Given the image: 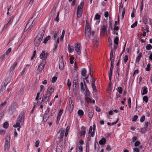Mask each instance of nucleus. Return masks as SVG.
Wrapping results in <instances>:
<instances>
[{
	"label": "nucleus",
	"mask_w": 152,
	"mask_h": 152,
	"mask_svg": "<svg viewBox=\"0 0 152 152\" xmlns=\"http://www.w3.org/2000/svg\"><path fill=\"white\" fill-rule=\"evenodd\" d=\"M7 56H6V55L4 53L3 55H1L0 57V59L3 60L5 58H6Z\"/></svg>",
	"instance_id": "obj_53"
},
{
	"label": "nucleus",
	"mask_w": 152,
	"mask_h": 152,
	"mask_svg": "<svg viewBox=\"0 0 152 152\" xmlns=\"http://www.w3.org/2000/svg\"><path fill=\"white\" fill-rule=\"evenodd\" d=\"M16 103H14L12 104L11 107V110H14L15 109V106H16Z\"/></svg>",
	"instance_id": "obj_52"
},
{
	"label": "nucleus",
	"mask_w": 152,
	"mask_h": 152,
	"mask_svg": "<svg viewBox=\"0 0 152 152\" xmlns=\"http://www.w3.org/2000/svg\"><path fill=\"white\" fill-rule=\"evenodd\" d=\"M75 50L77 52V53L79 55H80L81 53V50L82 49L81 44L79 42L76 43L75 45Z\"/></svg>",
	"instance_id": "obj_6"
},
{
	"label": "nucleus",
	"mask_w": 152,
	"mask_h": 152,
	"mask_svg": "<svg viewBox=\"0 0 152 152\" xmlns=\"http://www.w3.org/2000/svg\"><path fill=\"white\" fill-rule=\"evenodd\" d=\"M42 40L41 39H39L36 37L34 42V45L35 46H38L40 44Z\"/></svg>",
	"instance_id": "obj_16"
},
{
	"label": "nucleus",
	"mask_w": 152,
	"mask_h": 152,
	"mask_svg": "<svg viewBox=\"0 0 152 152\" xmlns=\"http://www.w3.org/2000/svg\"><path fill=\"white\" fill-rule=\"evenodd\" d=\"M69 105H72V104H74V102H73L72 99H69Z\"/></svg>",
	"instance_id": "obj_61"
},
{
	"label": "nucleus",
	"mask_w": 152,
	"mask_h": 152,
	"mask_svg": "<svg viewBox=\"0 0 152 152\" xmlns=\"http://www.w3.org/2000/svg\"><path fill=\"white\" fill-rule=\"evenodd\" d=\"M64 133V131L62 130L60 134V137H59V139L60 140V141H63V137Z\"/></svg>",
	"instance_id": "obj_30"
},
{
	"label": "nucleus",
	"mask_w": 152,
	"mask_h": 152,
	"mask_svg": "<svg viewBox=\"0 0 152 152\" xmlns=\"http://www.w3.org/2000/svg\"><path fill=\"white\" fill-rule=\"evenodd\" d=\"M145 48L148 50H150L152 49V45L150 44H147L146 45Z\"/></svg>",
	"instance_id": "obj_39"
},
{
	"label": "nucleus",
	"mask_w": 152,
	"mask_h": 152,
	"mask_svg": "<svg viewBox=\"0 0 152 152\" xmlns=\"http://www.w3.org/2000/svg\"><path fill=\"white\" fill-rule=\"evenodd\" d=\"M142 53L140 52L139 53L138 56H137L136 59V62H138L139 61L140 58L142 57Z\"/></svg>",
	"instance_id": "obj_28"
},
{
	"label": "nucleus",
	"mask_w": 152,
	"mask_h": 152,
	"mask_svg": "<svg viewBox=\"0 0 152 152\" xmlns=\"http://www.w3.org/2000/svg\"><path fill=\"white\" fill-rule=\"evenodd\" d=\"M86 129L83 126L81 127V130L79 131V134L81 136H85L86 134Z\"/></svg>",
	"instance_id": "obj_11"
},
{
	"label": "nucleus",
	"mask_w": 152,
	"mask_h": 152,
	"mask_svg": "<svg viewBox=\"0 0 152 152\" xmlns=\"http://www.w3.org/2000/svg\"><path fill=\"white\" fill-rule=\"evenodd\" d=\"M88 29H91V28L90 27V25L89 24V23H87V21H86V23L85 30Z\"/></svg>",
	"instance_id": "obj_50"
},
{
	"label": "nucleus",
	"mask_w": 152,
	"mask_h": 152,
	"mask_svg": "<svg viewBox=\"0 0 152 152\" xmlns=\"http://www.w3.org/2000/svg\"><path fill=\"white\" fill-rule=\"evenodd\" d=\"M108 42L109 43V46H110L111 47H112V42L111 40V39L110 37H109L108 38Z\"/></svg>",
	"instance_id": "obj_60"
},
{
	"label": "nucleus",
	"mask_w": 152,
	"mask_h": 152,
	"mask_svg": "<svg viewBox=\"0 0 152 152\" xmlns=\"http://www.w3.org/2000/svg\"><path fill=\"white\" fill-rule=\"evenodd\" d=\"M11 79H10L8 80V79H6L3 82V86L4 87H6L7 85L10 82Z\"/></svg>",
	"instance_id": "obj_24"
},
{
	"label": "nucleus",
	"mask_w": 152,
	"mask_h": 152,
	"mask_svg": "<svg viewBox=\"0 0 152 152\" xmlns=\"http://www.w3.org/2000/svg\"><path fill=\"white\" fill-rule=\"evenodd\" d=\"M44 33L45 31L44 30H41L38 32L36 37L42 39L43 37Z\"/></svg>",
	"instance_id": "obj_10"
},
{
	"label": "nucleus",
	"mask_w": 152,
	"mask_h": 152,
	"mask_svg": "<svg viewBox=\"0 0 152 152\" xmlns=\"http://www.w3.org/2000/svg\"><path fill=\"white\" fill-rule=\"evenodd\" d=\"M59 12H58L56 16V17L54 18V20L55 21H56L57 22H58L59 20Z\"/></svg>",
	"instance_id": "obj_36"
},
{
	"label": "nucleus",
	"mask_w": 152,
	"mask_h": 152,
	"mask_svg": "<svg viewBox=\"0 0 152 152\" xmlns=\"http://www.w3.org/2000/svg\"><path fill=\"white\" fill-rule=\"evenodd\" d=\"M84 4L83 2H81L77 7V17L79 18H80L82 16Z\"/></svg>",
	"instance_id": "obj_2"
},
{
	"label": "nucleus",
	"mask_w": 152,
	"mask_h": 152,
	"mask_svg": "<svg viewBox=\"0 0 152 152\" xmlns=\"http://www.w3.org/2000/svg\"><path fill=\"white\" fill-rule=\"evenodd\" d=\"M54 87H52L51 86H50L49 87L47 90V91L46 92L50 94H52V93L54 92Z\"/></svg>",
	"instance_id": "obj_18"
},
{
	"label": "nucleus",
	"mask_w": 152,
	"mask_h": 152,
	"mask_svg": "<svg viewBox=\"0 0 152 152\" xmlns=\"http://www.w3.org/2000/svg\"><path fill=\"white\" fill-rule=\"evenodd\" d=\"M86 72L87 71L84 68L83 69L81 72L82 76L83 77H85L86 75Z\"/></svg>",
	"instance_id": "obj_31"
},
{
	"label": "nucleus",
	"mask_w": 152,
	"mask_h": 152,
	"mask_svg": "<svg viewBox=\"0 0 152 152\" xmlns=\"http://www.w3.org/2000/svg\"><path fill=\"white\" fill-rule=\"evenodd\" d=\"M10 137H6L4 142V150L8 151L10 148Z\"/></svg>",
	"instance_id": "obj_4"
},
{
	"label": "nucleus",
	"mask_w": 152,
	"mask_h": 152,
	"mask_svg": "<svg viewBox=\"0 0 152 152\" xmlns=\"http://www.w3.org/2000/svg\"><path fill=\"white\" fill-rule=\"evenodd\" d=\"M57 77H56V76H54L52 78L51 82L52 83H54L55 82L57 79Z\"/></svg>",
	"instance_id": "obj_58"
},
{
	"label": "nucleus",
	"mask_w": 152,
	"mask_h": 152,
	"mask_svg": "<svg viewBox=\"0 0 152 152\" xmlns=\"http://www.w3.org/2000/svg\"><path fill=\"white\" fill-rule=\"evenodd\" d=\"M88 117L90 119H91L93 116L94 113L90 109H88Z\"/></svg>",
	"instance_id": "obj_20"
},
{
	"label": "nucleus",
	"mask_w": 152,
	"mask_h": 152,
	"mask_svg": "<svg viewBox=\"0 0 152 152\" xmlns=\"http://www.w3.org/2000/svg\"><path fill=\"white\" fill-rule=\"evenodd\" d=\"M67 49L69 53H72L74 51V47L72 46H71L70 44L68 45Z\"/></svg>",
	"instance_id": "obj_25"
},
{
	"label": "nucleus",
	"mask_w": 152,
	"mask_h": 152,
	"mask_svg": "<svg viewBox=\"0 0 152 152\" xmlns=\"http://www.w3.org/2000/svg\"><path fill=\"white\" fill-rule=\"evenodd\" d=\"M63 110H60L58 114L57 118V120L56 121V123L57 124H58L61 118V116L62 114L63 113Z\"/></svg>",
	"instance_id": "obj_13"
},
{
	"label": "nucleus",
	"mask_w": 152,
	"mask_h": 152,
	"mask_svg": "<svg viewBox=\"0 0 152 152\" xmlns=\"http://www.w3.org/2000/svg\"><path fill=\"white\" fill-rule=\"evenodd\" d=\"M65 33V31L64 30H63L62 31V33L61 36L60 37V39L61 40H63V39L64 34Z\"/></svg>",
	"instance_id": "obj_43"
},
{
	"label": "nucleus",
	"mask_w": 152,
	"mask_h": 152,
	"mask_svg": "<svg viewBox=\"0 0 152 152\" xmlns=\"http://www.w3.org/2000/svg\"><path fill=\"white\" fill-rule=\"evenodd\" d=\"M107 25H103L101 29V31L102 34H104L105 32H107Z\"/></svg>",
	"instance_id": "obj_27"
},
{
	"label": "nucleus",
	"mask_w": 152,
	"mask_h": 152,
	"mask_svg": "<svg viewBox=\"0 0 152 152\" xmlns=\"http://www.w3.org/2000/svg\"><path fill=\"white\" fill-rule=\"evenodd\" d=\"M51 94L46 92L44 95H43L42 97V100L45 102L49 101L50 99V96Z\"/></svg>",
	"instance_id": "obj_9"
},
{
	"label": "nucleus",
	"mask_w": 152,
	"mask_h": 152,
	"mask_svg": "<svg viewBox=\"0 0 152 152\" xmlns=\"http://www.w3.org/2000/svg\"><path fill=\"white\" fill-rule=\"evenodd\" d=\"M145 116L143 115L140 118V121L142 123L145 121Z\"/></svg>",
	"instance_id": "obj_56"
},
{
	"label": "nucleus",
	"mask_w": 152,
	"mask_h": 152,
	"mask_svg": "<svg viewBox=\"0 0 152 152\" xmlns=\"http://www.w3.org/2000/svg\"><path fill=\"white\" fill-rule=\"evenodd\" d=\"M25 114L23 111H22L20 113L16 124L13 125L14 127H18L20 126V124L22 125L23 124L25 119Z\"/></svg>",
	"instance_id": "obj_1"
},
{
	"label": "nucleus",
	"mask_w": 152,
	"mask_h": 152,
	"mask_svg": "<svg viewBox=\"0 0 152 152\" xmlns=\"http://www.w3.org/2000/svg\"><path fill=\"white\" fill-rule=\"evenodd\" d=\"M127 102L129 107V108H131V100L130 98L128 99Z\"/></svg>",
	"instance_id": "obj_44"
},
{
	"label": "nucleus",
	"mask_w": 152,
	"mask_h": 152,
	"mask_svg": "<svg viewBox=\"0 0 152 152\" xmlns=\"http://www.w3.org/2000/svg\"><path fill=\"white\" fill-rule=\"evenodd\" d=\"M18 61H15L14 63L12 65L11 67L14 69H15V67L18 64Z\"/></svg>",
	"instance_id": "obj_42"
},
{
	"label": "nucleus",
	"mask_w": 152,
	"mask_h": 152,
	"mask_svg": "<svg viewBox=\"0 0 152 152\" xmlns=\"http://www.w3.org/2000/svg\"><path fill=\"white\" fill-rule=\"evenodd\" d=\"M128 59V57L127 55H126L124 58V62L125 63H126L127 62Z\"/></svg>",
	"instance_id": "obj_62"
},
{
	"label": "nucleus",
	"mask_w": 152,
	"mask_h": 152,
	"mask_svg": "<svg viewBox=\"0 0 152 152\" xmlns=\"http://www.w3.org/2000/svg\"><path fill=\"white\" fill-rule=\"evenodd\" d=\"M84 86L85 88V91L84 93V94L86 96H90V93L89 92V90H88L87 85H86V83L84 81Z\"/></svg>",
	"instance_id": "obj_15"
},
{
	"label": "nucleus",
	"mask_w": 152,
	"mask_h": 152,
	"mask_svg": "<svg viewBox=\"0 0 152 152\" xmlns=\"http://www.w3.org/2000/svg\"><path fill=\"white\" fill-rule=\"evenodd\" d=\"M58 34V32H54V34L53 36V37L54 39H55L56 38L57 35Z\"/></svg>",
	"instance_id": "obj_64"
},
{
	"label": "nucleus",
	"mask_w": 152,
	"mask_h": 152,
	"mask_svg": "<svg viewBox=\"0 0 152 152\" xmlns=\"http://www.w3.org/2000/svg\"><path fill=\"white\" fill-rule=\"evenodd\" d=\"M85 100L88 104L91 103L94 104L95 103V101L94 99L92 100L91 98L88 97V96H86L85 97Z\"/></svg>",
	"instance_id": "obj_17"
},
{
	"label": "nucleus",
	"mask_w": 152,
	"mask_h": 152,
	"mask_svg": "<svg viewBox=\"0 0 152 152\" xmlns=\"http://www.w3.org/2000/svg\"><path fill=\"white\" fill-rule=\"evenodd\" d=\"M14 18V16H12L10 17L9 19L7 20L8 21V23L10 25L12 21H13V20Z\"/></svg>",
	"instance_id": "obj_32"
},
{
	"label": "nucleus",
	"mask_w": 152,
	"mask_h": 152,
	"mask_svg": "<svg viewBox=\"0 0 152 152\" xmlns=\"http://www.w3.org/2000/svg\"><path fill=\"white\" fill-rule=\"evenodd\" d=\"M33 22L32 21L31 22H30L29 21L28 22L27 24L26 27L24 29V31H26L30 27V26L33 23Z\"/></svg>",
	"instance_id": "obj_22"
},
{
	"label": "nucleus",
	"mask_w": 152,
	"mask_h": 152,
	"mask_svg": "<svg viewBox=\"0 0 152 152\" xmlns=\"http://www.w3.org/2000/svg\"><path fill=\"white\" fill-rule=\"evenodd\" d=\"M9 124L7 122H5L3 124V127L5 129H7L9 127Z\"/></svg>",
	"instance_id": "obj_41"
},
{
	"label": "nucleus",
	"mask_w": 152,
	"mask_h": 152,
	"mask_svg": "<svg viewBox=\"0 0 152 152\" xmlns=\"http://www.w3.org/2000/svg\"><path fill=\"white\" fill-rule=\"evenodd\" d=\"M106 139L104 137L102 138L99 141V143L100 145H104L106 143Z\"/></svg>",
	"instance_id": "obj_21"
},
{
	"label": "nucleus",
	"mask_w": 152,
	"mask_h": 152,
	"mask_svg": "<svg viewBox=\"0 0 152 152\" xmlns=\"http://www.w3.org/2000/svg\"><path fill=\"white\" fill-rule=\"evenodd\" d=\"M143 100L146 103H147L148 101V96H144L143 97Z\"/></svg>",
	"instance_id": "obj_48"
},
{
	"label": "nucleus",
	"mask_w": 152,
	"mask_h": 152,
	"mask_svg": "<svg viewBox=\"0 0 152 152\" xmlns=\"http://www.w3.org/2000/svg\"><path fill=\"white\" fill-rule=\"evenodd\" d=\"M122 90L123 88L122 87H118L117 91L120 94L122 93Z\"/></svg>",
	"instance_id": "obj_49"
},
{
	"label": "nucleus",
	"mask_w": 152,
	"mask_h": 152,
	"mask_svg": "<svg viewBox=\"0 0 152 152\" xmlns=\"http://www.w3.org/2000/svg\"><path fill=\"white\" fill-rule=\"evenodd\" d=\"M140 144V142L139 141H137L135 142L134 143V146L137 147L139 146Z\"/></svg>",
	"instance_id": "obj_63"
},
{
	"label": "nucleus",
	"mask_w": 152,
	"mask_h": 152,
	"mask_svg": "<svg viewBox=\"0 0 152 152\" xmlns=\"http://www.w3.org/2000/svg\"><path fill=\"white\" fill-rule=\"evenodd\" d=\"M74 104H72V105H69V111L72 112L74 108Z\"/></svg>",
	"instance_id": "obj_38"
},
{
	"label": "nucleus",
	"mask_w": 152,
	"mask_h": 152,
	"mask_svg": "<svg viewBox=\"0 0 152 152\" xmlns=\"http://www.w3.org/2000/svg\"><path fill=\"white\" fill-rule=\"evenodd\" d=\"M85 34L86 38L89 39H90L91 33V29H88L85 30Z\"/></svg>",
	"instance_id": "obj_14"
},
{
	"label": "nucleus",
	"mask_w": 152,
	"mask_h": 152,
	"mask_svg": "<svg viewBox=\"0 0 152 152\" xmlns=\"http://www.w3.org/2000/svg\"><path fill=\"white\" fill-rule=\"evenodd\" d=\"M84 114V112L82 110H78L77 111V114L79 116H83V115Z\"/></svg>",
	"instance_id": "obj_34"
},
{
	"label": "nucleus",
	"mask_w": 152,
	"mask_h": 152,
	"mask_svg": "<svg viewBox=\"0 0 152 152\" xmlns=\"http://www.w3.org/2000/svg\"><path fill=\"white\" fill-rule=\"evenodd\" d=\"M138 116L137 115H134L132 118V121H135L138 118Z\"/></svg>",
	"instance_id": "obj_54"
},
{
	"label": "nucleus",
	"mask_w": 152,
	"mask_h": 152,
	"mask_svg": "<svg viewBox=\"0 0 152 152\" xmlns=\"http://www.w3.org/2000/svg\"><path fill=\"white\" fill-rule=\"evenodd\" d=\"M95 79H94L92 80L91 83V86L92 88L93 91L95 92H97V90L96 88V86L95 85Z\"/></svg>",
	"instance_id": "obj_12"
},
{
	"label": "nucleus",
	"mask_w": 152,
	"mask_h": 152,
	"mask_svg": "<svg viewBox=\"0 0 152 152\" xmlns=\"http://www.w3.org/2000/svg\"><path fill=\"white\" fill-rule=\"evenodd\" d=\"M50 108H48L45 112L43 116V120L44 122H46L49 117V111Z\"/></svg>",
	"instance_id": "obj_5"
},
{
	"label": "nucleus",
	"mask_w": 152,
	"mask_h": 152,
	"mask_svg": "<svg viewBox=\"0 0 152 152\" xmlns=\"http://www.w3.org/2000/svg\"><path fill=\"white\" fill-rule=\"evenodd\" d=\"M119 41V38L118 37H116L114 39V42L115 44L116 45H118V42Z\"/></svg>",
	"instance_id": "obj_40"
},
{
	"label": "nucleus",
	"mask_w": 152,
	"mask_h": 152,
	"mask_svg": "<svg viewBox=\"0 0 152 152\" xmlns=\"http://www.w3.org/2000/svg\"><path fill=\"white\" fill-rule=\"evenodd\" d=\"M11 48H10L6 51L5 54L6 55V56H8V55L11 51Z\"/></svg>",
	"instance_id": "obj_46"
},
{
	"label": "nucleus",
	"mask_w": 152,
	"mask_h": 152,
	"mask_svg": "<svg viewBox=\"0 0 152 152\" xmlns=\"http://www.w3.org/2000/svg\"><path fill=\"white\" fill-rule=\"evenodd\" d=\"M6 88L4 87V86H3V83H2L1 86V88L0 89V95L3 94Z\"/></svg>",
	"instance_id": "obj_23"
},
{
	"label": "nucleus",
	"mask_w": 152,
	"mask_h": 152,
	"mask_svg": "<svg viewBox=\"0 0 152 152\" xmlns=\"http://www.w3.org/2000/svg\"><path fill=\"white\" fill-rule=\"evenodd\" d=\"M79 86V84L77 80H74L73 81V88L76 90L77 89V87Z\"/></svg>",
	"instance_id": "obj_19"
},
{
	"label": "nucleus",
	"mask_w": 152,
	"mask_h": 152,
	"mask_svg": "<svg viewBox=\"0 0 152 152\" xmlns=\"http://www.w3.org/2000/svg\"><path fill=\"white\" fill-rule=\"evenodd\" d=\"M77 148L79 151L80 152H83V147L82 145H80V144H78L77 145Z\"/></svg>",
	"instance_id": "obj_33"
},
{
	"label": "nucleus",
	"mask_w": 152,
	"mask_h": 152,
	"mask_svg": "<svg viewBox=\"0 0 152 152\" xmlns=\"http://www.w3.org/2000/svg\"><path fill=\"white\" fill-rule=\"evenodd\" d=\"M125 13V8H124L123 9L122 15H121L122 19H123Z\"/></svg>",
	"instance_id": "obj_47"
},
{
	"label": "nucleus",
	"mask_w": 152,
	"mask_h": 152,
	"mask_svg": "<svg viewBox=\"0 0 152 152\" xmlns=\"http://www.w3.org/2000/svg\"><path fill=\"white\" fill-rule=\"evenodd\" d=\"M50 39V36H48L45 39L43 43L46 44L47 43V42Z\"/></svg>",
	"instance_id": "obj_37"
},
{
	"label": "nucleus",
	"mask_w": 152,
	"mask_h": 152,
	"mask_svg": "<svg viewBox=\"0 0 152 152\" xmlns=\"http://www.w3.org/2000/svg\"><path fill=\"white\" fill-rule=\"evenodd\" d=\"M137 21H135L134 23L131 25V27L132 28H134L135 26H137Z\"/></svg>",
	"instance_id": "obj_55"
},
{
	"label": "nucleus",
	"mask_w": 152,
	"mask_h": 152,
	"mask_svg": "<svg viewBox=\"0 0 152 152\" xmlns=\"http://www.w3.org/2000/svg\"><path fill=\"white\" fill-rule=\"evenodd\" d=\"M150 66L151 64L150 63H148L147 64V67L145 69V70L146 71H149L150 70Z\"/></svg>",
	"instance_id": "obj_51"
},
{
	"label": "nucleus",
	"mask_w": 152,
	"mask_h": 152,
	"mask_svg": "<svg viewBox=\"0 0 152 152\" xmlns=\"http://www.w3.org/2000/svg\"><path fill=\"white\" fill-rule=\"evenodd\" d=\"M113 50L112 47H111V50L110 53V59H111V58H113Z\"/></svg>",
	"instance_id": "obj_59"
},
{
	"label": "nucleus",
	"mask_w": 152,
	"mask_h": 152,
	"mask_svg": "<svg viewBox=\"0 0 152 152\" xmlns=\"http://www.w3.org/2000/svg\"><path fill=\"white\" fill-rule=\"evenodd\" d=\"M113 69H110V71L108 73V77L110 80H111L112 75V74Z\"/></svg>",
	"instance_id": "obj_35"
},
{
	"label": "nucleus",
	"mask_w": 152,
	"mask_h": 152,
	"mask_svg": "<svg viewBox=\"0 0 152 152\" xmlns=\"http://www.w3.org/2000/svg\"><path fill=\"white\" fill-rule=\"evenodd\" d=\"M46 62V61H45V60H42L37 68V71L39 73H40L44 69Z\"/></svg>",
	"instance_id": "obj_3"
},
{
	"label": "nucleus",
	"mask_w": 152,
	"mask_h": 152,
	"mask_svg": "<svg viewBox=\"0 0 152 152\" xmlns=\"http://www.w3.org/2000/svg\"><path fill=\"white\" fill-rule=\"evenodd\" d=\"M143 0H142V1L141 3V5L140 7V11L142 12V10H143Z\"/></svg>",
	"instance_id": "obj_45"
},
{
	"label": "nucleus",
	"mask_w": 152,
	"mask_h": 152,
	"mask_svg": "<svg viewBox=\"0 0 152 152\" xmlns=\"http://www.w3.org/2000/svg\"><path fill=\"white\" fill-rule=\"evenodd\" d=\"M101 18L100 15L98 14H96L95 16V18L96 20L100 19Z\"/></svg>",
	"instance_id": "obj_57"
},
{
	"label": "nucleus",
	"mask_w": 152,
	"mask_h": 152,
	"mask_svg": "<svg viewBox=\"0 0 152 152\" xmlns=\"http://www.w3.org/2000/svg\"><path fill=\"white\" fill-rule=\"evenodd\" d=\"M150 124V122H146L144 126L145 128V130L146 131H149V129L148 128V125Z\"/></svg>",
	"instance_id": "obj_29"
},
{
	"label": "nucleus",
	"mask_w": 152,
	"mask_h": 152,
	"mask_svg": "<svg viewBox=\"0 0 152 152\" xmlns=\"http://www.w3.org/2000/svg\"><path fill=\"white\" fill-rule=\"evenodd\" d=\"M48 56V53L47 52L45 53V51L43 50L40 55L39 58L42 59V60H45V61H46V59Z\"/></svg>",
	"instance_id": "obj_8"
},
{
	"label": "nucleus",
	"mask_w": 152,
	"mask_h": 152,
	"mask_svg": "<svg viewBox=\"0 0 152 152\" xmlns=\"http://www.w3.org/2000/svg\"><path fill=\"white\" fill-rule=\"evenodd\" d=\"M142 95H144L146 94L148 92L147 88L145 86L142 88Z\"/></svg>",
	"instance_id": "obj_26"
},
{
	"label": "nucleus",
	"mask_w": 152,
	"mask_h": 152,
	"mask_svg": "<svg viewBox=\"0 0 152 152\" xmlns=\"http://www.w3.org/2000/svg\"><path fill=\"white\" fill-rule=\"evenodd\" d=\"M63 56H61L60 57L58 62L59 68L60 70H62L64 66V63L63 61Z\"/></svg>",
	"instance_id": "obj_7"
}]
</instances>
